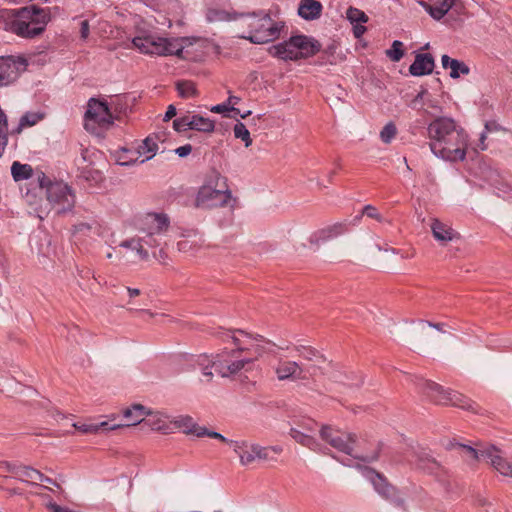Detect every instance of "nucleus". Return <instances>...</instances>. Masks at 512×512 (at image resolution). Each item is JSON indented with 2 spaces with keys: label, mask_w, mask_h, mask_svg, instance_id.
<instances>
[{
  "label": "nucleus",
  "mask_w": 512,
  "mask_h": 512,
  "mask_svg": "<svg viewBox=\"0 0 512 512\" xmlns=\"http://www.w3.org/2000/svg\"><path fill=\"white\" fill-rule=\"evenodd\" d=\"M215 336L231 339L236 349L228 351L224 349L215 357L213 362L215 371L222 377H229L237 374L242 369L248 370L247 366L251 365L264 352V348L260 342H264L262 336L252 337L243 330H224L219 328Z\"/></svg>",
  "instance_id": "f257e3e1"
},
{
  "label": "nucleus",
  "mask_w": 512,
  "mask_h": 512,
  "mask_svg": "<svg viewBox=\"0 0 512 512\" xmlns=\"http://www.w3.org/2000/svg\"><path fill=\"white\" fill-rule=\"evenodd\" d=\"M434 69V59L430 54H417L414 62L409 67L413 76L430 74Z\"/></svg>",
  "instance_id": "b1692460"
},
{
  "label": "nucleus",
  "mask_w": 512,
  "mask_h": 512,
  "mask_svg": "<svg viewBox=\"0 0 512 512\" xmlns=\"http://www.w3.org/2000/svg\"><path fill=\"white\" fill-rule=\"evenodd\" d=\"M425 106L431 108L437 112H441V107L439 106L438 100L433 98L431 94L427 91V98L425 99Z\"/></svg>",
  "instance_id": "3c124183"
},
{
  "label": "nucleus",
  "mask_w": 512,
  "mask_h": 512,
  "mask_svg": "<svg viewBox=\"0 0 512 512\" xmlns=\"http://www.w3.org/2000/svg\"><path fill=\"white\" fill-rule=\"evenodd\" d=\"M176 90L182 98H191L197 95L195 83L190 80H180L176 82Z\"/></svg>",
  "instance_id": "f704fd0d"
},
{
  "label": "nucleus",
  "mask_w": 512,
  "mask_h": 512,
  "mask_svg": "<svg viewBox=\"0 0 512 512\" xmlns=\"http://www.w3.org/2000/svg\"><path fill=\"white\" fill-rule=\"evenodd\" d=\"M277 378L281 381L291 379H305L306 375L302 367L296 361L280 359L275 367Z\"/></svg>",
  "instance_id": "f3484780"
},
{
  "label": "nucleus",
  "mask_w": 512,
  "mask_h": 512,
  "mask_svg": "<svg viewBox=\"0 0 512 512\" xmlns=\"http://www.w3.org/2000/svg\"><path fill=\"white\" fill-rule=\"evenodd\" d=\"M427 98V90H421L410 102L409 106L414 110H422L425 106V99Z\"/></svg>",
  "instance_id": "de8ad7c7"
},
{
  "label": "nucleus",
  "mask_w": 512,
  "mask_h": 512,
  "mask_svg": "<svg viewBox=\"0 0 512 512\" xmlns=\"http://www.w3.org/2000/svg\"><path fill=\"white\" fill-rule=\"evenodd\" d=\"M174 152L179 156V157H187L191 152H192V145L191 144H185L181 147H178L174 150Z\"/></svg>",
  "instance_id": "5fc2aeb1"
},
{
  "label": "nucleus",
  "mask_w": 512,
  "mask_h": 512,
  "mask_svg": "<svg viewBox=\"0 0 512 512\" xmlns=\"http://www.w3.org/2000/svg\"><path fill=\"white\" fill-rule=\"evenodd\" d=\"M176 115H177V110H176L175 106L174 105H169L167 110H166V112H165L164 117L162 118V121L168 122L169 120H171Z\"/></svg>",
  "instance_id": "4d7b16f0"
},
{
  "label": "nucleus",
  "mask_w": 512,
  "mask_h": 512,
  "mask_svg": "<svg viewBox=\"0 0 512 512\" xmlns=\"http://www.w3.org/2000/svg\"><path fill=\"white\" fill-rule=\"evenodd\" d=\"M441 63L444 69H450V77L453 79L459 78L460 75H468L470 68L462 61L452 59L448 55L441 57Z\"/></svg>",
  "instance_id": "bb28decb"
},
{
  "label": "nucleus",
  "mask_w": 512,
  "mask_h": 512,
  "mask_svg": "<svg viewBox=\"0 0 512 512\" xmlns=\"http://www.w3.org/2000/svg\"><path fill=\"white\" fill-rule=\"evenodd\" d=\"M317 424L314 421H308L306 424L302 425V431L313 432L316 430Z\"/></svg>",
  "instance_id": "e2e57ef3"
},
{
  "label": "nucleus",
  "mask_w": 512,
  "mask_h": 512,
  "mask_svg": "<svg viewBox=\"0 0 512 512\" xmlns=\"http://www.w3.org/2000/svg\"><path fill=\"white\" fill-rule=\"evenodd\" d=\"M176 430H181L187 435H194L198 438L207 436L209 438L217 439L230 446L231 442H235L234 440L227 439L218 432L210 431L206 427L198 425L191 416H170L162 412V434L173 433Z\"/></svg>",
  "instance_id": "20e7f679"
},
{
  "label": "nucleus",
  "mask_w": 512,
  "mask_h": 512,
  "mask_svg": "<svg viewBox=\"0 0 512 512\" xmlns=\"http://www.w3.org/2000/svg\"><path fill=\"white\" fill-rule=\"evenodd\" d=\"M415 379L416 385L419 387V389L436 403L442 405H452L472 411L475 410V404L464 395L455 391L445 390L439 384L420 377H416Z\"/></svg>",
  "instance_id": "0eeeda50"
},
{
  "label": "nucleus",
  "mask_w": 512,
  "mask_h": 512,
  "mask_svg": "<svg viewBox=\"0 0 512 512\" xmlns=\"http://www.w3.org/2000/svg\"><path fill=\"white\" fill-rule=\"evenodd\" d=\"M123 417L126 419L125 424H117L110 427L115 430L124 426H134L143 422L145 416L148 414L146 408L141 404H134L129 408H125L122 412Z\"/></svg>",
  "instance_id": "412c9836"
},
{
  "label": "nucleus",
  "mask_w": 512,
  "mask_h": 512,
  "mask_svg": "<svg viewBox=\"0 0 512 512\" xmlns=\"http://www.w3.org/2000/svg\"><path fill=\"white\" fill-rule=\"evenodd\" d=\"M489 458V463L503 476L512 477V457L505 459L495 447L483 452Z\"/></svg>",
  "instance_id": "aec40b11"
},
{
  "label": "nucleus",
  "mask_w": 512,
  "mask_h": 512,
  "mask_svg": "<svg viewBox=\"0 0 512 512\" xmlns=\"http://www.w3.org/2000/svg\"><path fill=\"white\" fill-rule=\"evenodd\" d=\"M397 128L394 123L389 122L380 132V139L382 142L389 144L396 136Z\"/></svg>",
  "instance_id": "c03bdc74"
},
{
  "label": "nucleus",
  "mask_w": 512,
  "mask_h": 512,
  "mask_svg": "<svg viewBox=\"0 0 512 512\" xmlns=\"http://www.w3.org/2000/svg\"><path fill=\"white\" fill-rule=\"evenodd\" d=\"M211 111L214 113H219V114H223L225 112L232 111V112L239 114L242 119L247 118L251 114V111H247V112L241 114L239 109H237L235 107H229L227 102L213 106L211 108Z\"/></svg>",
  "instance_id": "49530a36"
},
{
  "label": "nucleus",
  "mask_w": 512,
  "mask_h": 512,
  "mask_svg": "<svg viewBox=\"0 0 512 512\" xmlns=\"http://www.w3.org/2000/svg\"><path fill=\"white\" fill-rule=\"evenodd\" d=\"M346 17L352 24H361L368 21V16L362 10L354 7L347 9Z\"/></svg>",
  "instance_id": "ea45409f"
},
{
  "label": "nucleus",
  "mask_w": 512,
  "mask_h": 512,
  "mask_svg": "<svg viewBox=\"0 0 512 512\" xmlns=\"http://www.w3.org/2000/svg\"><path fill=\"white\" fill-rule=\"evenodd\" d=\"M49 21L48 13L35 6L14 10L8 16L6 29L22 38H34L40 35Z\"/></svg>",
  "instance_id": "7ed1b4c3"
},
{
  "label": "nucleus",
  "mask_w": 512,
  "mask_h": 512,
  "mask_svg": "<svg viewBox=\"0 0 512 512\" xmlns=\"http://www.w3.org/2000/svg\"><path fill=\"white\" fill-rule=\"evenodd\" d=\"M17 468H18V465L15 463H10L7 461H0V470H2V471H6V472H9V473H12L15 475Z\"/></svg>",
  "instance_id": "864d4df0"
},
{
  "label": "nucleus",
  "mask_w": 512,
  "mask_h": 512,
  "mask_svg": "<svg viewBox=\"0 0 512 512\" xmlns=\"http://www.w3.org/2000/svg\"><path fill=\"white\" fill-rule=\"evenodd\" d=\"M243 25L248 27L246 34L241 38L247 39L255 44H262L272 41L279 37L281 29L284 27L280 22L274 21L269 15L246 16L242 20Z\"/></svg>",
  "instance_id": "423d86ee"
},
{
  "label": "nucleus",
  "mask_w": 512,
  "mask_h": 512,
  "mask_svg": "<svg viewBox=\"0 0 512 512\" xmlns=\"http://www.w3.org/2000/svg\"><path fill=\"white\" fill-rule=\"evenodd\" d=\"M190 362L194 368H199L203 371V376L206 378L205 381L209 382L212 379L213 373L210 371V368L214 367L215 357L200 354L190 357Z\"/></svg>",
  "instance_id": "cd10ccee"
},
{
  "label": "nucleus",
  "mask_w": 512,
  "mask_h": 512,
  "mask_svg": "<svg viewBox=\"0 0 512 512\" xmlns=\"http://www.w3.org/2000/svg\"><path fill=\"white\" fill-rule=\"evenodd\" d=\"M11 174L15 181H22L32 177L33 169L28 164L15 161L11 166Z\"/></svg>",
  "instance_id": "473e14b6"
},
{
  "label": "nucleus",
  "mask_w": 512,
  "mask_h": 512,
  "mask_svg": "<svg viewBox=\"0 0 512 512\" xmlns=\"http://www.w3.org/2000/svg\"><path fill=\"white\" fill-rule=\"evenodd\" d=\"M350 223L347 221L337 222L332 225H328L321 230L315 232L311 237L310 241L315 244H319L320 241H329L338 236L345 234L348 231Z\"/></svg>",
  "instance_id": "6ab92c4d"
},
{
  "label": "nucleus",
  "mask_w": 512,
  "mask_h": 512,
  "mask_svg": "<svg viewBox=\"0 0 512 512\" xmlns=\"http://www.w3.org/2000/svg\"><path fill=\"white\" fill-rule=\"evenodd\" d=\"M139 230L144 234L142 241L149 247L158 245L160 234V215L158 213H146L139 219Z\"/></svg>",
  "instance_id": "dca6fc26"
},
{
  "label": "nucleus",
  "mask_w": 512,
  "mask_h": 512,
  "mask_svg": "<svg viewBox=\"0 0 512 512\" xmlns=\"http://www.w3.org/2000/svg\"><path fill=\"white\" fill-rule=\"evenodd\" d=\"M102 227L97 222L85 223L81 222L74 226V233H79L84 236L100 235Z\"/></svg>",
  "instance_id": "72a5a7b5"
},
{
  "label": "nucleus",
  "mask_w": 512,
  "mask_h": 512,
  "mask_svg": "<svg viewBox=\"0 0 512 512\" xmlns=\"http://www.w3.org/2000/svg\"><path fill=\"white\" fill-rule=\"evenodd\" d=\"M185 44V38H162V56L175 55L182 57Z\"/></svg>",
  "instance_id": "c85d7f7f"
},
{
  "label": "nucleus",
  "mask_w": 512,
  "mask_h": 512,
  "mask_svg": "<svg viewBox=\"0 0 512 512\" xmlns=\"http://www.w3.org/2000/svg\"><path fill=\"white\" fill-rule=\"evenodd\" d=\"M136 312L145 321H147V320H149V319H151V318H153L155 316L154 313L150 312L149 310H145V309L137 310Z\"/></svg>",
  "instance_id": "052dcab7"
},
{
  "label": "nucleus",
  "mask_w": 512,
  "mask_h": 512,
  "mask_svg": "<svg viewBox=\"0 0 512 512\" xmlns=\"http://www.w3.org/2000/svg\"><path fill=\"white\" fill-rule=\"evenodd\" d=\"M114 118L108 104L91 98L84 115V128L95 135H101L113 124Z\"/></svg>",
  "instance_id": "1a4fd4ad"
},
{
  "label": "nucleus",
  "mask_w": 512,
  "mask_h": 512,
  "mask_svg": "<svg viewBox=\"0 0 512 512\" xmlns=\"http://www.w3.org/2000/svg\"><path fill=\"white\" fill-rule=\"evenodd\" d=\"M431 152L450 162L463 161L469 145V135L454 119L438 116L427 127Z\"/></svg>",
  "instance_id": "f03ea898"
},
{
  "label": "nucleus",
  "mask_w": 512,
  "mask_h": 512,
  "mask_svg": "<svg viewBox=\"0 0 512 512\" xmlns=\"http://www.w3.org/2000/svg\"><path fill=\"white\" fill-rule=\"evenodd\" d=\"M465 453V455L468 457V459L472 461H479V460H486L489 462V458L487 456H484L483 452L490 449L491 446L483 447L481 449H476L471 446L465 445V444H457Z\"/></svg>",
  "instance_id": "c9c22d12"
},
{
  "label": "nucleus",
  "mask_w": 512,
  "mask_h": 512,
  "mask_svg": "<svg viewBox=\"0 0 512 512\" xmlns=\"http://www.w3.org/2000/svg\"><path fill=\"white\" fill-rule=\"evenodd\" d=\"M295 351L298 353L300 357H303L304 359L309 361L322 358V355H320L319 352L312 347L300 345L295 347Z\"/></svg>",
  "instance_id": "37998d69"
},
{
  "label": "nucleus",
  "mask_w": 512,
  "mask_h": 512,
  "mask_svg": "<svg viewBox=\"0 0 512 512\" xmlns=\"http://www.w3.org/2000/svg\"><path fill=\"white\" fill-rule=\"evenodd\" d=\"M45 114L41 112H27L25 113L19 121V124L16 129L13 130V133L20 134L25 127H31L36 125L39 121L44 119Z\"/></svg>",
  "instance_id": "7c9ffc66"
},
{
  "label": "nucleus",
  "mask_w": 512,
  "mask_h": 512,
  "mask_svg": "<svg viewBox=\"0 0 512 512\" xmlns=\"http://www.w3.org/2000/svg\"><path fill=\"white\" fill-rule=\"evenodd\" d=\"M322 4L317 0H301L298 14L306 20H314L320 17Z\"/></svg>",
  "instance_id": "a878e982"
},
{
  "label": "nucleus",
  "mask_w": 512,
  "mask_h": 512,
  "mask_svg": "<svg viewBox=\"0 0 512 512\" xmlns=\"http://www.w3.org/2000/svg\"><path fill=\"white\" fill-rule=\"evenodd\" d=\"M133 149H121L116 153V161L121 166H131L135 163H139L138 157L136 155L131 154Z\"/></svg>",
  "instance_id": "e433bc0d"
},
{
  "label": "nucleus",
  "mask_w": 512,
  "mask_h": 512,
  "mask_svg": "<svg viewBox=\"0 0 512 512\" xmlns=\"http://www.w3.org/2000/svg\"><path fill=\"white\" fill-rule=\"evenodd\" d=\"M90 32L89 22L87 20H83L81 22L80 34L82 39H87Z\"/></svg>",
  "instance_id": "13d9d810"
},
{
  "label": "nucleus",
  "mask_w": 512,
  "mask_h": 512,
  "mask_svg": "<svg viewBox=\"0 0 512 512\" xmlns=\"http://www.w3.org/2000/svg\"><path fill=\"white\" fill-rule=\"evenodd\" d=\"M173 129L178 133L195 130L203 133H211L215 129V122L199 114H184L173 121Z\"/></svg>",
  "instance_id": "4468645a"
},
{
  "label": "nucleus",
  "mask_w": 512,
  "mask_h": 512,
  "mask_svg": "<svg viewBox=\"0 0 512 512\" xmlns=\"http://www.w3.org/2000/svg\"><path fill=\"white\" fill-rule=\"evenodd\" d=\"M289 434L297 443L309 448L310 450L317 451L320 448L318 441L305 431L297 428H291Z\"/></svg>",
  "instance_id": "c756f323"
},
{
  "label": "nucleus",
  "mask_w": 512,
  "mask_h": 512,
  "mask_svg": "<svg viewBox=\"0 0 512 512\" xmlns=\"http://www.w3.org/2000/svg\"><path fill=\"white\" fill-rule=\"evenodd\" d=\"M27 60L21 56H0V87L8 86L26 71Z\"/></svg>",
  "instance_id": "ddd939ff"
},
{
  "label": "nucleus",
  "mask_w": 512,
  "mask_h": 512,
  "mask_svg": "<svg viewBox=\"0 0 512 512\" xmlns=\"http://www.w3.org/2000/svg\"><path fill=\"white\" fill-rule=\"evenodd\" d=\"M366 31V28L362 25L355 24L354 26V35L356 38L361 37Z\"/></svg>",
  "instance_id": "0e129e2a"
},
{
  "label": "nucleus",
  "mask_w": 512,
  "mask_h": 512,
  "mask_svg": "<svg viewBox=\"0 0 512 512\" xmlns=\"http://www.w3.org/2000/svg\"><path fill=\"white\" fill-rule=\"evenodd\" d=\"M434 239L441 245L446 246L449 242L459 239V233L451 226L438 219H433L430 225Z\"/></svg>",
  "instance_id": "a211bd4d"
},
{
  "label": "nucleus",
  "mask_w": 512,
  "mask_h": 512,
  "mask_svg": "<svg viewBox=\"0 0 512 512\" xmlns=\"http://www.w3.org/2000/svg\"><path fill=\"white\" fill-rule=\"evenodd\" d=\"M40 476L41 477H37L36 481L44 482V483H47V484H52V485H55L56 487L60 488L59 484H57L53 479L45 476L41 472H40Z\"/></svg>",
  "instance_id": "680f3d73"
},
{
  "label": "nucleus",
  "mask_w": 512,
  "mask_h": 512,
  "mask_svg": "<svg viewBox=\"0 0 512 512\" xmlns=\"http://www.w3.org/2000/svg\"><path fill=\"white\" fill-rule=\"evenodd\" d=\"M364 476L372 483L375 491L385 498L386 500L391 501L396 506H403L404 499L399 495L396 489L390 485L387 480L378 472L365 468Z\"/></svg>",
  "instance_id": "2eb2a0df"
},
{
  "label": "nucleus",
  "mask_w": 512,
  "mask_h": 512,
  "mask_svg": "<svg viewBox=\"0 0 512 512\" xmlns=\"http://www.w3.org/2000/svg\"><path fill=\"white\" fill-rule=\"evenodd\" d=\"M16 478L22 482H27L32 485H36V479L40 476V471L30 467V466H24V465H18L16 474Z\"/></svg>",
  "instance_id": "2f4dec72"
},
{
  "label": "nucleus",
  "mask_w": 512,
  "mask_h": 512,
  "mask_svg": "<svg viewBox=\"0 0 512 512\" xmlns=\"http://www.w3.org/2000/svg\"><path fill=\"white\" fill-rule=\"evenodd\" d=\"M178 247H179V250H181V251H187L188 248L190 247V243L188 240H183L178 243Z\"/></svg>",
  "instance_id": "774afa93"
},
{
  "label": "nucleus",
  "mask_w": 512,
  "mask_h": 512,
  "mask_svg": "<svg viewBox=\"0 0 512 512\" xmlns=\"http://www.w3.org/2000/svg\"><path fill=\"white\" fill-rule=\"evenodd\" d=\"M166 7L168 15H172L177 24H181V20L178 18L182 13V8L178 0H165L162 1V6Z\"/></svg>",
  "instance_id": "4c0bfd02"
},
{
  "label": "nucleus",
  "mask_w": 512,
  "mask_h": 512,
  "mask_svg": "<svg viewBox=\"0 0 512 512\" xmlns=\"http://www.w3.org/2000/svg\"><path fill=\"white\" fill-rule=\"evenodd\" d=\"M145 246H147V245L141 240L140 244L138 245L137 249L135 250L141 260H148V258H149V253L145 249Z\"/></svg>",
  "instance_id": "6e6d98bb"
},
{
  "label": "nucleus",
  "mask_w": 512,
  "mask_h": 512,
  "mask_svg": "<svg viewBox=\"0 0 512 512\" xmlns=\"http://www.w3.org/2000/svg\"><path fill=\"white\" fill-rule=\"evenodd\" d=\"M240 100V97L230 95L226 102L229 105V107H235V105H237L240 102Z\"/></svg>",
  "instance_id": "69168bd1"
},
{
  "label": "nucleus",
  "mask_w": 512,
  "mask_h": 512,
  "mask_svg": "<svg viewBox=\"0 0 512 512\" xmlns=\"http://www.w3.org/2000/svg\"><path fill=\"white\" fill-rule=\"evenodd\" d=\"M107 425V422H101L99 424L74 423L73 427L84 434H96L101 428Z\"/></svg>",
  "instance_id": "79ce46f5"
},
{
  "label": "nucleus",
  "mask_w": 512,
  "mask_h": 512,
  "mask_svg": "<svg viewBox=\"0 0 512 512\" xmlns=\"http://www.w3.org/2000/svg\"><path fill=\"white\" fill-rule=\"evenodd\" d=\"M8 128H0V157H2L3 152L8 144Z\"/></svg>",
  "instance_id": "8fccbe9b"
},
{
  "label": "nucleus",
  "mask_w": 512,
  "mask_h": 512,
  "mask_svg": "<svg viewBox=\"0 0 512 512\" xmlns=\"http://www.w3.org/2000/svg\"><path fill=\"white\" fill-rule=\"evenodd\" d=\"M160 38L154 36H137L132 43L141 53L150 55L160 54Z\"/></svg>",
  "instance_id": "5701e85b"
},
{
  "label": "nucleus",
  "mask_w": 512,
  "mask_h": 512,
  "mask_svg": "<svg viewBox=\"0 0 512 512\" xmlns=\"http://www.w3.org/2000/svg\"><path fill=\"white\" fill-rule=\"evenodd\" d=\"M231 197L229 190L216 188L209 182L199 188L194 205L201 209L224 207L229 204Z\"/></svg>",
  "instance_id": "9b49d317"
},
{
  "label": "nucleus",
  "mask_w": 512,
  "mask_h": 512,
  "mask_svg": "<svg viewBox=\"0 0 512 512\" xmlns=\"http://www.w3.org/2000/svg\"><path fill=\"white\" fill-rule=\"evenodd\" d=\"M500 130V125L495 121H488L485 123V132H496Z\"/></svg>",
  "instance_id": "bf43d9fd"
},
{
  "label": "nucleus",
  "mask_w": 512,
  "mask_h": 512,
  "mask_svg": "<svg viewBox=\"0 0 512 512\" xmlns=\"http://www.w3.org/2000/svg\"><path fill=\"white\" fill-rule=\"evenodd\" d=\"M403 46L401 41L395 40L391 48L386 51L387 57L394 62L400 61L404 54Z\"/></svg>",
  "instance_id": "a19ab883"
},
{
  "label": "nucleus",
  "mask_w": 512,
  "mask_h": 512,
  "mask_svg": "<svg viewBox=\"0 0 512 512\" xmlns=\"http://www.w3.org/2000/svg\"><path fill=\"white\" fill-rule=\"evenodd\" d=\"M209 21H227L230 20L229 13L222 10L210 9L207 13Z\"/></svg>",
  "instance_id": "09e8293b"
},
{
  "label": "nucleus",
  "mask_w": 512,
  "mask_h": 512,
  "mask_svg": "<svg viewBox=\"0 0 512 512\" xmlns=\"http://www.w3.org/2000/svg\"><path fill=\"white\" fill-rule=\"evenodd\" d=\"M486 134H487V133L484 131V132L480 135V139H479L478 147H479L481 150H486V149H487V145L485 144Z\"/></svg>",
  "instance_id": "338daca9"
},
{
  "label": "nucleus",
  "mask_w": 512,
  "mask_h": 512,
  "mask_svg": "<svg viewBox=\"0 0 512 512\" xmlns=\"http://www.w3.org/2000/svg\"><path fill=\"white\" fill-rule=\"evenodd\" d=\"M320 50L317 41L304 35L291 37L270 48V54L282 60H298L315 55Z\"/></svg>",
  "instance_id": "39448f33"
},
{
  "label": "nucleus",
  "mask_w": 512,
  "mask_h": 512,
  "mask_svg": "<svg viewBox=\"0 0 512 512\" xmlns=\"http://www.w3.org/2000/svg\"><path fill=\"white\" fill-rule=\"evenodd\" d=\"M140 242H141V238H139V239L132 238V239L122 241L120 243V247L131 249V250H136L138 245L140 244Z\"/></svg>",
  "instance_id": "603ef678"
},
{
  "label": "nucleus",
  "mask_w": 512,
  "mask_h": 512,
  "mask_svg": "<svg viewBox=\"0 0 512 512\" xmlns=\"http://www.w3.org/2000/svg\"><path fill=\"white\" fill-rule=\"evenodd\" d=\"M131 151V154L136 155L139 159V163H144L150 159H152L158 150V143L156 136H148L146 137L142 143Z\"/></svg>",
  "instance_id": "4be33fe9"
},
{
  "label": "nucleus",
  "mask_w": 512,
  "mask_h": 512,
  "mask_svg": "<svg viewBox=\"0 0 512 512\" xmlns=\"http://www.w3.org/2000/svg\"><path fill=\"white\" fill-rule=\"evenodd\" d=\"M234 136L241 139L245 147H249L252 144V138L250 132L242 122H237L233 128Z\"/></svg>",
  "instance_id": "58836bf2"
},
{
  "label": "nucleus",
  "mask_w": 512,
  "mask_h": 512,
  "mask_svg": "<svg viewBox=\"0 0 512 512\" xmlns=\"http://www.w3.org/2000/svg\"><path fill=\"white\" fill-rule=\"evenodd\" d=\"M38 181L41 187H46L47 200L57 213L70 211L74 207L75 195L66 183L50 182L42 172L38 176Z\"/></svg>",
  "instance_id": "6e6552de"
},
{
  "label": "nucleus",
  "mask_w": 512,
  "mask_h": 512,
  "mask_svg": "<svg viewBox=\"0 0 512 512\" xmlns=\"http://www.w3.org/2000/svg\"><path fill=\"white\" fill-rule=\"evenodd\" d=\"M320 438L336 450L352 455L356 436L341 431L330 425H323L319 431Z\"/></svg>",
  "instance_id": "f8f14e48"
},
{
  "label": "nucleus",
  "mask_w": 512,
  "mask_h": 512,
  "mask_svg": "<svg viewBox=\"0 0 512 512\" xmlns=\"http://www.w3.org/2000/svg\"><path fill=\"white\" fill-rule=\"evenodd\" d=\"M363 215H366L367 217L375 219L379 222L383 221V217L378 213V210L374 206L366 205L363 208L362 213L354 218L353 224L355 225L356 223H358Z\"/></svg>",
  "instance_id": "a18cd8bd"
},
{
  "label": "nucleus",
  "mask_w": 512,
  "mask_h": 512,
  "mask_svg": "<svg viewBox=\"0 0 512 512\" xmlns=\"http://www.w3.org/2000/svg\"><path fill=\"white\" fill-rule=\"evenodd\" d=\"M419 4L436 20L442 19L452 8L454 0H437L434 4L419 1Z\"/></svg>",
  "instance_id": "393cba45"
},
{
  "label": "nucleus",
  "mask_w": 512,
  "mask_h": 512,
  "mask_svg": "<svg viewBox=\"0 0 512 512\" xmlns=\"http://www.w3.org/2000/svg\"><path fill=\"white\" fill-rule=\"evenodd\" d=\"M231 447L239 457V462L242 466H248L256 460H274L271 453L280 454L282 451L279 447H262L247 440L231 442Z\"/></svg>",
  "instance_id": "9d476101"
}]
</instances>
